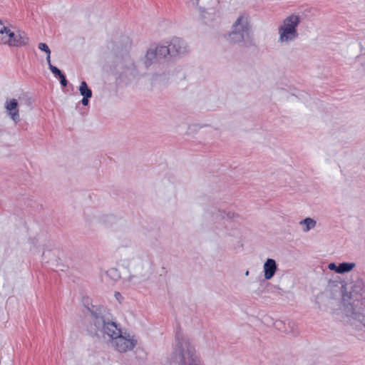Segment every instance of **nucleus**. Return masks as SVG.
<instances>
[{
  "instance_id": "nucleus-1",
  "label": "nucleus",
  "mask_w": 365,
  "mask_h": 365,
  "mask_svg": "<svg viewBox=\"0 0 365 365\" xmlns=\"http://www.w3.org/2000/svg\"><path fill=\"white\" fill-rule=\"evenodd\" d=\"M87 310L90 313V322L86 330L91 336L99 338L107 335L113 346L121 353L133 349L137 341L130 339V335L126 336V333L123 334L116 323L107 317L108 311L106 307L92 305L91 307H87Z\"/></svg>"
},
{
  "instance_id": "nucleus-2",
  "label": "nucleus",
  "mask_w": 365,
  "mask_h": 365,
  "mask_svg": "<svg viewBox=\"0 0 365 365\" xmlns=\"http://www.w3.org/2000/svg\"><path fill=\"white\" fill-rule=\"evenodd\" d=\"M175 346L168 358L170 365H205L188 338L180 332L175 335Z\"/></svg>"
},
{
  "instance_id": "nucleus-3",
  "label": "nucleus",
  "mask_w": 365,
  "mask_h": 365,
  "mask_svg": "<svg viewBox=\"0 0 365 365\" xmlns=\"http://www.w3.org/2000/svg\"><path fill=\"white\" fill-rule=\"evenodd\" d=\"M226 38L230 43L242 44L245 47L255 45L252 26L247 15L243 14L237 17Z\"/></svg>"
},
{
  "instance_id": "nucleus-4",
  "label": "nucleus",
  "mask_w": 365,
  "mask_h": 365,
  "mask_svg": "<svg viewBox=\"0 0 365 365\" xmlns=\"http://www.w3.org/2000/svg\"><path fill=\"white\" fill-rule=\"evenodd\" d=\"M113 70L119 78L125 77L128 81L135 78L138 71L133 59L128 53L117 56L113 61Z\"/></svg>"
},
{
  "instance_id": "nucleus-5",
  "label": "nucleus",
  "mask_w": 365,
  "mask_h": 365,
  "mask_svg": "<svg viewBox=\"0 0 365 365\" xmlns=\"http://www.w3.org/2000/svg\"><path fill=\"white\" fill-rule=\"evenodd\" d=\"M29 41V38L25 32L21 31H12L8 28L0 43L9 46L21 47L27 45Z\"/></svg>"
},
{
  "instance_id": "nucleus-6",
  "label": "nucleus",
  "mask_w": 365,
  "mask_h": 365,
  "mask_svg": "<svg viewBox=\"0 0 365 365\" xmlns=\"http://www.w3.org/2000/svg\"><path fill=\"white\" fill-rule=\"evenodd\" d=\"M171 57H182L188 53L186 42L180 38L174 37L169 43Z\"/></svg>"
},
{
  "instance_id": "nucleus-7",
  "label": "nucleus",
  "mask_w": 365,
  "mask_h": 365,
  "mask_svg": "<svg viewBox=\"0 0 365 365\" xmlns=\"http://www.w3.org/2000/svg\"><path fill=\"white\" fill-rule=\"evenodd\" d=\"M278 33L279 34V42L281 43L289 44L299 37L297 31H291L278 27Z\"/></svg>"
},
{
  "instance_id": "nucleus-8",
  "label": "nucleus",
  "mask_w": 365,
  "mask_h": 365,
  "mask_svg": "<svg viewBox=\"0 0 365 365\" xmlns=\"http://www.w3.org/2000/svg\"><path fill=\"white\" fill-rule=\"evenodd\" d=\"M300 22L301 17L295 14H292L283 20L282 24L279 27L291 31H297V26Z\"/></svg>"
},
{
  "instance_id": "nucleus-9",
  "label": "nucleus",
  "mask_w": 365,
  "mask_h": 365,
  "mask_svg": "<svg viewBox=\"0 0 365 365\" xmlns=\"http://www.w3.org/2000/svg\"><path fill=\"white\" fill-rule=\"evenodd\" d=\"M264 276L265 279H271L277 269L276 261L273 259L268 258L264 264Z\"/></svg>"
},
{
  "instance_id": "nucleus-10",
  "label": "nucleus",
  "mask_w": 365,
  "mask_h": 365,
  "mask_svg": "<svg viewBox=\"0 0 365 365\" xmlns=\"http://www.w3.org/2000/svg\"><path fill=\"white\" fill-rule=\"evenodd\" d=\"M349 320L351 325L354 326L356 329H362V327L365 328V313L354 310Z\"/></svg>"
},
{
  "instance_id": "nucleus-11",
  "label": "nucleus",
  "mask_w": 365,
  "mask_h": 365,
  "mask_svg": "<svg viewBox=\"0 0 365 365\" xmlns=\"http://www.w3.org/2000/svg\"><path fill=\"white\" fill-rule=\"evenodd\" d=\"M80 94L83 96L81 103L86 106L89 103V99L92 97L93 93L86 81H82L79 86Z\"/></svg>"
},
{
  "instance_id": "nucleus-12",
  "label": "nucleus",
  "mask_w": 365,
  "mask_h": 365,
  "mask_svg": "<svg viewBox=\"0 0 365 365\" xmlns=\"http://www.w3.org/2000/svg\"><path fill=\"white\" fill-rule=\"evenodd\" d=\"M365 292V283L363 279H359L351 286V294L361 297Z\"/></svg>"
},
{
  "instance_id": "nucleus-13",
  "label": "nucleus",
  "mask_w": 365,
  "mask_h": 365,
  "mask_svg": "<svg viewBox=\"0 0 365 365\" xmlns=\"http://www.w3.org/2000/svg\"><path fill=\"white\" fill-rule=\"evenodd\" d=\"M156 52L153 49H149L145 56L144 64L146 68L150 67L152 64L155 63L158 60Z\"/></svg>"
},
{
  "instance_id": "nucleus-14",
  "label": "nucleus",
  "mask_w": 365,
  "mask_h": 365,
  "mask_svg": "<svg viewBox=\"0 0 365 365\" xmlns=\"http://www.w3.org/2000/svg\"><path fill=\"white\" fill-rule=\"evenodd\" d=\"M356 267V264L354 262H341L338 264V270L336 273L344 274L349 272Z\"/></svg>"
},
{
  "instance_id": "nucleus-15",
  "label": "nucleus",
  "mask_w": 365,
  "mask_h": 365,
  "mask_svg": "<svg viewBox=\"0 0 365 365\" xmlns=\"http://www.w3.org/2000/svg\"><path fill=\"white\" fill-rule=\"evenodd\" d=\"M154 51L156 52L158 58H165L168 55L170 56L169 44L157 46Z\"/></svg>"
},
{
  "instance_id": "nucleus-16",
  "label": "nucleus",
  "mask_w": 365,
  "mask_h": 365,
  "mask_svg": "<svg viewBox=\"0 0 365 365\" xmlns=\"http://www.w3.org/2000/svg\"><path fill=\"white\" fill-rule=\"evenodd\" d=\"M299 224L304 225V227H303V231L307 232L309 231L311 229L315 227L317 222L316 220L311 217H306L305 219L300 221Z\"/></svg>"
},
{
  "instance_id": "nucleus-17",
  "label": "nucleus",
  "mask_w": 365,
  "mask_h": 365,
  "mask_svg": "<svg viewBox=\"0 0 365 365\" xmlns=\"http://www.w3.org/2000/svg\"><path fill=\"white\" fill-rule=\"evenodd\" d=\"M217 214V217H219L221 219H225V218L232 219V218L238 216V215L235 214V212H232L230 211H226V210H218Z\"/></svg>"
},
{
  "instance_id": "nucleus-18",
  "label": "nucleus",
  "mask_w": 365,
  "mask_h": 365,
  "mask_svg": "<svg viewBox=\"0 0 365 365\" xmlns=\"http://www.w3.org/2000/svg\"><path fill=\"white\" fill-rule=\"evenodd\" d=\"M9 116L15 122L18 123L20 121V116H19V108H16L15 110L11 109V110H6Z\"/></svg>"
},
{
  "instance_id": "nucleus-19",
  "label": "nucleus",
  "mask_w": 365,
  "mask_h": 365,
  "mask_svg": "<svg viewBox=\"0 0 365 365\" xmlns=\"http://www.w3.org/2000/svg\"><path fill=\"white\" fill-rule=\"evenodd\" d=\"M38 48L46 53V61L49 62V60H51V50L48 45L45 43H39Z\"/></svg>"
},
{
  "instance_id": "nucleus-20",
  "label": "nucleus",
  "mask_w": 365,
  "mask_h": 365,
  "mask_svg": "<svg viewBox=\"0 0 365 365\" xmlns=\"http://www.w3.org/2000/svg\"><path fill=\"white\" fill-rule=\"evenodd\" d=\"M19 103L18 101L15 98H12L10 100H6L5 103V108L6 110H15L16 108H18Z\"/></svg>"
},
{
  "instance_id": "nucleus-21",
  "label": "nucleus",
  "mask_w": 365,
  "mask_h": 365,
  "mask_svg": "<svg viewBox=\"0 0 365 365\" xmlns=\"http://www.w3.org/2000/svg\"><path fill=\"white\" fill-rule=\"evenodd\" d=\"M48 65V68L51 70V71L53 73V74L57 77H59L63 74L61 71L57 67L53 66L51 63V60H49V62H47Z\"/></svg>"
},
{
  "instance_id": "nucleus-22",
  "label": "nucleus",
  "mask_w": 365,
  "mask_h": 365,
  "mask_svg": "<svg viewBox=\"0 0 365 365\" xmlns=\"http://www.w3.org/2000/svg\"><path fill=\"white\" fill-rule=\"evenodd\" d=\"M108 275L113 277L114 279H116L120 277L117 269H111L107 272Z\"/></svg>"
},
{
  "instance_id": "nucleus-23",
  "label": "nucleus",
  "mask_w": 365,
  "mask_h": 365,
  "mask_svg": "<svg viewBox=\"0 0 365 365\" xmlns=\"http://www.w3.org/2000/svg\"><path fill=\"white\" fill-rule=\"evenodd\" d=\"M60 83L63 87H66L68 85V81L66 79V76L63 73L59 77Z\"/></svg>"
},
{
  "instance_id": "nucleus-24",
  "label": "nucleus",
  "mask_w": 365,
  "mask_h": 365,
  "mask_svg": "<svg viewBox=\"0 0 365 365\" xmlns=\"http://www.w3.org/2000/svg\"><path fill=\"white\" fill-rule=\"evenodd\" d=\"M19 100H20L21 104L24 101V103L25 104H26L28 106H30L31 105V101L29 98H19Z\"/></svg>"
},
{
  "instance_id": "nucleus-25",
  "label": "nucleus",
  "mask_w": 365,
  "mask_h": 365,
  "mask_svg": "<svg viewBox=\"0 0 365 365\" xmlns=\"http://www.w3.org/2000/svg\"><path fill=\"white\" fill-rule=\"evenodd\" d=\"M328 268L330 270H334L336 272V270H338V265H336L334 262H331L328 264Z\"/></svg>"
},
{
  "instance_id": "nucleus-26",
  "label": "nucleus",
  "mask_w": 365,
  "mask_h": 365,
  "mask_svg": "<svg viewBox=\"0 0 365 365\" xmlns=\"http://www.w3.org/2000/svg\"><path fill=\"white\" fill-rule=\"evenodd\" d=\"M115 297L116 299H117L118 302H120L121 299H123L122 295H121V294H120V292H115Z\"/></svg>"
},
{
  "instance_id": "nucleus-27",
  "label": "nucleus",
  "mask_w": 365,
  "mask_h": 365,
  "mask_svg": "<svg viewBox=\"0 0 365 365\" xmlns=\"http://www.w3.org/2000/svg\"><path fill=\"white\" fill-rule=\"evenodd\" d=\"M200 9L201 10L202 13H209L207 11H210L212 10V9L210 8H202V7H200Z\"/></svg>"
},
{
  "instance_id": "nucleus-28",
  "label": "nucleus",
  "mask_w": 365,
  "mask_h": 365,
  "mask_svg": "<svg viewBox=\"0 0 365 365\" xmlns=\"http://www.w3.org/2000/svg\"><path fill=\"white\" fill-rule=\"evenodd\" d=\"M125 43H126L127 45L128 44L130 45V41L129 38L125 37Z\"/></svg>"
},
{
  "instance_id": "nucleus-29",
  "label": "nucleus",
  "mask_w": 365,
  "mask_h": 365,
  "mask_svg": "<svg viewBox=\"0 0 365 365\" xmlns=\"http://www.w3.org/2000/svg\"><path fill=\"white\" fill-rule=\"evenodd\" d=\"M245 274L247 276L249 274V271H247Z\"/></svg>"
}]
</instances>
